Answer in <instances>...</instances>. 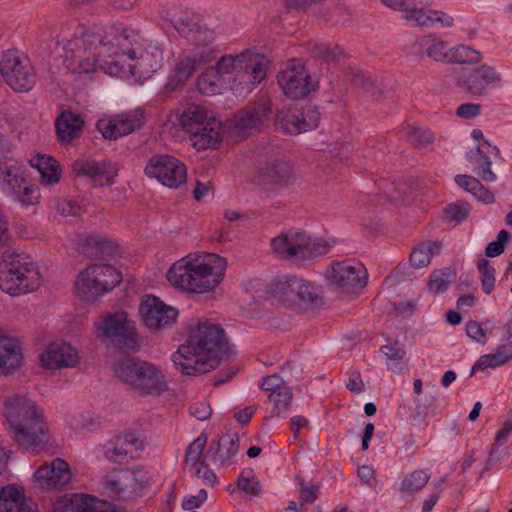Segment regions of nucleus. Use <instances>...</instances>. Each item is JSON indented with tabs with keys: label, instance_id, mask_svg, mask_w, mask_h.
Masks as SVG:
<instances>
[{
	"label": "nucleus",
	"instance_id": "obj_1",
	"mask_svg": "<svg viewBox=\"0 0 512 512\" xmlns=\"http://www.w3.org/2000/svg\"><path fill=\"white\" fill-rule=\"evenodd\" d=\"M229 345L224 330L217 324L199 322L191 329L171 359L182 374L195 376L209 372L219 365L228 353Z\"/></svg>",
	"mask_w": 512,
	"mask_h": 512
},
{
	"label": "nucleus",
	"instance_id": "obj_2",
	"mask_svg": "<svg viewBox=\"0 0 512 512\" xmlns=\"http://www.w3.org/2000/svg\"><path fill=\"white\" fill-rule=\"evenodd\" d=\"M107 29L102 34L87 30L80 24H75L73 32L62 31L56 44L60 46L62 57L68 68L77 73H91L98 68L109 75L120 73V61H110L108 51L103 48V39Z\"/></svg>",
	"mask_w": 512,
	"mask_h": 512
},
{
	"label": "nucleus",
	"instance_id": "obj_3",
	"mask_svg": "<svg viewBox=\"0 0 512 512\" xmlns=\"http://www.w3.org/2000/svg\"><path fill=\"white\" fill-rule=\"evenodd\" d=\"M103 48L108 51L109 57H117L119 66L123 69L126 57L131 75L139 78L150 77L162 65L163 51L156 45H146L140 34L130 27L115 24L107 28V35L103 39ZM122 70H120L121 72Z\"/></svg>",
	"mask_w": 512,
	"mask_h": 512
},
{
	"label": "nucleus",
	"instance_id": "obj_4",
	"mask_svg": "<svg viewBox=\"0 0 512 512\" xmlns=\"http://www.w3.org/2000/svg\"><path fill=\"white\" fill-rule=\"evenodd\" d=\"M4 415L12 438L24 449L35 450L45 441L46 426L35 403L25 395L4 397Z\"/></svg>",
	"mask_w": 512,
	"mask_h": 512
},
{
	"label": "nucleus",
	"instance_id": "obj_5",
	"mask_svg": "<svg viewBox=\"0 0 512 512\" xmlns=\"http://www.w3.org/2000/svg\"><path fill=\"white\" fill-rule=\"evenodd\" d=\"M226 260L218 255H207L202 261L173 264L167 279L171 285L193 293L213 290L223 279Z\"/></svg>",
	"mask_w": 512,
	"mask_h": 512
},
{
	"label": "nucleus",
	"instance_id": "obj_6",
	"mask_svg": "<svg viewBox=\"0 0 512 512\" xmlns=\"http://www.w3.org/2000/svg\"><path fill=\"white\" fill-rule=\"evenodd\" d=\"M268 299L302 310L323 305V296L316 285L296 275H282L273 279L265 289Z\"/></svg>",
	"mask_w": 512,
	"mask_h": 512
},
{
	"label": "nucleus",
	"instance_id": "obj_7",
	"mask_svg": "<svg viewBox=\"0 0 512 512\" xmlns=\"http://www.w3.org/2000/svg\"><path fill=\"white\" fill-rule=\"evenodd\" d=\"M41 275L37 265L23 253L3 252L0 260V288L18 296L35 291L40 286Z\"/></svg>",
	"mask_w": 512,
	"mask_h": 512
},
{
	"label": "nucleus",
	"instance_id": "obj_8",
	"mask_svg": "<svg viewBox=\"0 0 512 512\" xmlns=\"http://www.w3.org/2000/svg\"><path fill=\"white\" fill-rule=\"evenodd\" d=\"M268 67L269 60L264 55L245 50L237 55L222 56L213 69L224 80L238 81L244 89L251 91L265 79Z\"/></svg>",
	"mask_w": 512,
	"mask_h": 512
},
{
	"label": "nucleus",
	"instance_id": "obj_9",
	"mask_svg": "<svg viewBox=\"0 0 512 512\" xmlns=\"http://www.w3.org/2000/svg\"><path fill=\"white\" fill-rule=\"evenodd\" d=\"M8 146V140L0 136V188L20 203L34 205L39 200V191L28 184L24 163L11 155Z\"/></svg>",
	"mask_w": 512,
	"mask_h": 512
},
{
	"label": "nucleus",
	"instance_id": "obj_10",
	"mask_svg": "<svg viewBox=\"0 0 512 512\" xmlns=\"http://www.w3.org/2000/svg\"><path fill=\"white\" fill-rule=\"evenodd\" d=\"M275 253L295 263H304L324 256L330 244L322 238H314L304 231L282 233L271 240Z\"/></svg>",
	"mask_w": 512,
	"mask_h": 512
},
{
	"label": "nucleus",
	"instance_id": "obj_11",
	"mask_svg": "<svg viewBox=\"0 0 512 512\" xmlns=\"http://www.w3.org/2000/svg\"><path fill=\"white\" fill-rule=\"evenodd\" d=\"M122 280L121 273L108 264H94L78 275L76 290L80 298L95 300L113 290Z\"/></svg>",
	"mask_w": 512,
	"mask_h": 512
},
{
	"label": "nucleus",
	"instance_id": "obj_12",
	"mask_svg": "<svg viewBox=\"0 0 512 512\" xmlns=\"http://www.w3.org/2000/svg\"><path fill=\"white\" fill-rule=\"evenodd\" d=\"M103 340L122 351H135L139 347V335L128 315L121 311L109 314L99 325Z\"/></svg>",
	"mask_w": 512,
	"mask_h": 512
},
{
	"label": "nucleus",
	"instance_id": "obj_13",
	"mask_svg": "<svg viewBox=\"0 0 512 512\" xmlns=\"http://www.w3.org/2000/svg\"><path fill=\"white\" fill-rule=\"evenodd\" d=\"M0 72L5 82L15 91L27 92L36 83V74L28 59L17 51H7L0 61Z\"/></svg>",
	"mask_w": 512,
	"mask_h": 512
},
{
	"label": "nucleus",
	"instance_id": "obj_14",
	"mask_svg": "<svg viewBox=\"0 0 512 512\" xmlns=\"http://www.w3.org/2000/svg\"><path fill=\"white\" fill-rule=\"evenodd\" d=\"M144 447L145 442L139 432L126 430L105 442L103 454L110 462L122 464L137 459Z\"/></svg>",
	"mask_w": 512,
	"mask_h": 512
},
{
	"label": "nucleus",
	"instance_id": "obj_15",
	"mask_svg": "<svg viewBox=\"0 0 512 512\" xmlns=\"http://www.w3.org/2000/svg\"><path fill=\"white\" fill-rule=\"evenodd\" d=\"M145 173L150 178H156L169 188H177L186 181V166L170 155H154L145 167Z\"/></svg>",
	"mask_w": 512,
	"mask_h": 512
},
{
	"label": "nucleus",
	"instance_id": "obj_16",
	"mask_svg": "<svg viewBox=\"0 0 512 512\" xmlns=\"http://www.w3.org/2000/svg\"><path fill=\"white\" fill-rule=\"evenodd\" d=\"M328 279L332 286L342 292H355L366 286L368 273L362 263L345 260L332 265Z\"/></svg>",
	"mask_w": 512,
	"mask_h": 512
},
{
	"label": "nucleus",
	"instance_id": "obj_17",
	"mask_svg": "<svg viewBox=\"0 0 512 512\" xmlns=\"http://www.w3.org/2000/svg\"><path fill=\"white\" fill-rule=\"evenodd\" d=\"M142 322L150 331L170 328L177 320L178 310L156 296H146L140 306Z\"/></svg>",
	"mask_w": 512,
	"mask_h": 512
},
{
	"label": "nucleus",
	"instance_id": "obj_18",
	"mask_svg": "<svg viewBox=\"0 0 512 512\" xmlns=\"http://www.w3.org/2000/svg\"><path fill=\"white\" fill-rule=\"evenodd\" d=\"M320 116L319 109L308 104L301 109H289L286 113H278L276 125L284 133L298 135L316 129L320 122Z\"/></svg>",
	"mask_w": 512,
	"mask_h": 512
},
{
	"label": "nucleus",
	"instance_id": "obj_19",
	"mask_svg": "<svg viewBox=\"0 0 512 512\" xmlns=\"http://www.w3.org/2000/svg\"><path fill=\"white\" fill-rule=\"evenodd\" d=\"M277 78L283 92L292 99L303 97L315 89V84L311 82L310 75L300 62L293 61Z\"/></svg>",
	"mask_w": 512,
	"mask_h": 512
},
{
	"label": "nucleus",
	"instance_id": "obj_20",
	"mask_svg": "<svg viewBox=\"0 0 512 512\" xmlns=\"http://www.w3.org/2000/svg\"><path fill=\"white\" fill-rule=\"evenodd\" d=\"M214 53L213 49L203 51L194 49L190 54L181 58L176 64L174 74L169 77L166 88L172 91L185 84L203 64L214 58Z\"/></svg>",
	"mask_w": 512,
	"mask_h": 512
},
{
	"label": "nucleus",
	"instance_id": "obj_21",
	"mask_svg": "<svg viewBox=\"0 0 512 512\" xmlns=\"http://www.w3.org/2000/svg\"><path fill=\"white\" fill-rule=\"evenodd\" d=\"M501 81V73L488 64H483L469 74H461L457 77V85L476 96L486 94L488 86H497Z\"/></svg>",
	"mask_w": 512,
	"mask_h": 512
},
{
	"label": "nucleus",
	"instance_id": "obj_22",
	"mask_svg": "<svg viewBox=\"0 0 512 512\" xmlns=\"http://www.w3.org/2000/svg\"><path fill=\"white\" fill-rule=\"evenodd\" d=\"M134 390L142 395H160L168 390L166 376L155 364L142 361Z\"/></svg>",
	"mask_w": 512,
	"mask_h": 512
},
{
	"label": "nucleus",
	"instance_id": "obj_23",
	"mask_svg": "<svg viewBox=\"0 0 512 512\" xmlns=\"http://www.w3.org/2000/svg\"><path fill=\"white\" fill-rule=\"evenodd\" d=\"M41 488H58L65 486L71 480L72 473L69 464L60 458H55L50 464L39 467L34 474Z\"/></svg>",
	"mask_w": 512,
	"mask_h": 512
},
{
	"label": "nucleus",
	"instance_id": "obj_24",
	"mask_svg": "<svg viewBox=\"0 0 512 512\" xmlns=\"http://www.w3.org/2000/svg\"><path fill=\"white\" fill-rule=\"evenodd\" d=\"M403 18L414 27H435L436 25L451 27L454 24L452 16L437 10L419 7L415 0L411 1Z\"/></svg>",
	"mask_w": 512,
	"mask_h": 512
},
{
	"label": "nucleus",
	"instance_id": "obj_25",
	"mask_svg": "<svg viewBox=\"0 0 512 512\" xmlns=\"http://www.w3.org/2000/svg\"><path fill=\"white\" fill-rule=\"evenodd\" d=\"M239 449V437L236 433H225L211 441L206 456L218 467L233 463Z\"/></svg>",
	"mask_w": 512,
	"mask_h": 512
},
{
	"label": "nucleus",
	"instance_id": "obj_26",
	"mask_svg": "<svg viewBox=\"0 0 512 512\" xmlns=\"http://www.w3.org/2000/svg\"><path fill=\"white\" fill-rule=\"evenodd\" d=\"M144 124V114L142 111H132L121 114L111 119L108 123L99 124V129L104 138L117 139L126 136Z\"/></svg>",
	"mask_w": 512,
	"mask_h": 512
},
{
	"label": "nucleus",
	"instance_id": "obj_27",
	"mask_svg": "<svg viewBox=\"0 0 512 512\" xmlns=\"http://www.w3.org/2000/svg\"><path fill=\"white\" fill-rule=\"evenodd\" d=\"M102 484L109 496L116 499H123L128 493L135 492L140 487L135 471L122 469L107 474Z\"/></svg>",
	"mask_w": 512,
	"mask_h": 512
},
{
	"label": "nucleus",
	"instance_id": "obj_28",
	"mask_svg": "<svg viewBox=\"0 0 512 512\" xmlns=\"http://www.w3.org/2000/svg\"><path fill=\"white\" fill-rule=\"evenodd\" d=\"M270 113V101L262 100L251 107L239 111L234 117V126L238 132L249 134L250 130L260 127Z\"/></svg>",
	"mask_w": 512,
	"mask_h": 512
},
{
	"label": "nucleus",
	"instance_id": "obj_29",
	"mask_svg": "<svg viewBox=\"0 0 512 512\" xmlns=\"http://www.w3.org/2000/svg\"><path fill=\"white\" fill-rule=\"evenodd\" d=\"M42 366L48 369L74 367L78 362L77 351L67 343H52L40 356Z\"/></svg>",
	"mask_w": 512,
	"mask_h": 512
},
{
	"label": "nucleus",
	"instance_id": "obj_30",
	"mask_svg": "<svg viewBox=\"0 0 512 512\" xmlns=\"http://www.w3.org/2000/svg\"><path fill=\"white\" fill-rule=\"evenodd\" d=\"M22 349L14 338L0 334V375H11L23 364Z\"/></svg>",
	"mask_w": 512,
	"mask_h": 512
},
{
	"label": "nucleus",
	"instance_id": "obj_31",
	"mask_svg": "<svg viewBox=\"0 0 512 512\" xmlns=\"http://www.w3.org/2000/svg\"><path fill=\"white\" fill-rule=\"evenodd\" d=\"M83 125L84 121L77 113L70 110L61 112L55 121L58 140L61 143H69L80 137Z\"/></svg>",
	"mask_w": 512,
	"mask_h": 512
},
{
	"label": "nucleus",
	"instance_id": "obj_32",
	"mask_svg": "<svg viewBox=\"0 0 512 512\" xmlns=\"http://www.w3.org/2000/svg\"><path fill=\"white\" fill-rule=\"evenodd\" d=\"M0 512H37L36 504L28 500L14 485L0 490Z\"/></svg>",
	"mask_w": 512,
	"mask_h": 512
},
{
	"label": "nucleus",
	"instance_id": "obj_33",
	"mask_svg": "<svg viewBox=\"0 0 512 512\" xmlns=\"http://www.w3.org/2000/svg\"><path fill=\"white\" fill-rule=\"evenodd\" d=\"M191 138L197 150L215 148L221 142V122L210 115Z\"/></svg>",
	"mask_w": 512,
	"mask_h": 512
},
{
	"label": "nucleus",
	"instance_id": "obj_34",
	"mask_svg": "<svg viewBox=\"0 0 512 512\" xmlns=\"http://www.w3.org/2000/svg\"><path fill=\"white\" fill-rule=\"evenodd\" d=\"M416 53L424 52L429 58L435 61L447 62L451 47L434 33L422 36L413 45Z\"/></svg>",
	"mask_w": 512,
	"mask_h": 512
},
{
	"label": "nucleus",
	"instance_id": "obj_35",
	"mask_svg": "<svg viewBox=\"0 0 512 512\" xmlns=\"http://www.w3.org/2000/svg\"><path fill=\"white\" fill-rule=\"evenodd\" d=\"M259 176L265 183L287 187L293 183L294 170L290 163L283 160H276L263 167Z\"/></svg>",
	"mask_w": 512,
	"mask_h": 512
},
{
	"label": "nucleus",
	"instance_id": "obj_36",
	"mask_svg": "<svg viewBox=\"0 0 512 512\" xmlns=\"http://www.w3.org/2000/svg\"><path fill=\"white\" fill-rule=\"evenodd\" d=\"M32 168L37 169L40 174V182L44 186H53L57 184L62 175V169L59 162L44 154H37L30 159Z\"/></svg>",
	"mask_w": 512,
	"mask_h": 512
},
{
	"label": "nucleus",
	"instance_id": "obj_37",
	"mask_svg": "<svg viewBox=\"0 0 512 512\" xmlns=\"http://www.w3.org/2000/svg\"><path fill=\"white\" fill-rule=\"evenodd\" d=\"M210 116L209 112L202 106L190 105L180 115V125L183 130L190 134V138L204 125V121Z\"/></svg>",
	"mask_w": 512,
	"mask_h": 512
},
{
	"label": "nucleus",
	"instance_id": "obj_38",
	"mask_svg": "<svg viewBox=\"0 0 512 512\" xmlns=\"http://www.w3.org/2000/svg\"><path fill=\"white\" fill-rule=\"evenodd\" d=\"M455 182L459 187L471 193L478 201L485 204L495 202L494 194L484 187L477 178L470 175L459 174L455 176Z\"/></svg>",
	"mask_w": 512,
	"mask_h": 512
},
{
	"label": "nucleus",
	"instance_id": "obj_39",
	"mask_svg": "<svg viewBox=\"0 0 512 512\" xmlns=\"http://www.w3.org/2000/svg\"><path fill=\"white\" fill-rule=\"evenodd\" d=\"M487 152H484L480 145L477 146L475 150H471L467 152L466 159L471 163H476L477 166L473 169L474 173H476L483 181L485 182H495L497 180L496 174L491 169V160L487 155Z\"/></svg>",
	"mask_w": 512,
	"mask_h": 512
},
{
	"label": "nucleus",
	"instance_id": "obj_40",
	"mask_svg": "<svg viewBox=\"0 0 512 512\" xmlns=\"http://www.w3.org/2000/svg\"><path fill=\"white\" fill-rule=\"evenodd\" d=\"M143 360L126 357L114 362V374L123 383L135 388L139 366Z\"/></svg>",
	"mask_w": 512,
	"mask_h": 512
},
{
	"label": "nucleus",
	"instance_id": "obj_41",
	"mask_svg": "<svg viewBox=\"0 0 512 512\" xmlns=\"http://www.w3.org/2000/svg\"><path fill=\"white\" fill-rule=\"evenodd\" d=\"M511 359L512 344L503 345L495 353L481 356L473 365L470 375H473L477 370L502 366Z\"/></svg>",
	"mask_w": 512,
	"mask_h": 512
},
{
	"label": "nucleus",
	"instance_id": "obj_42",
	"mask_svg": "<svg viewBox=\"0 0 512 512\" xmlns=\"http://www.w3.org/2000/svg\"><path fill=\"white\" fill-rule=\"evenodd\" d=\"M441 250V244L437 241H430L419 244L410 254V264L414 268H423L430 264L433 255Z\"/></svg>",
	"mask_w": 512,
	"mask_h": 512
},
{
	"label": "nucleus",
	"instance_id": "obj_43",
	"mask_svg": "<svg viewBox=\"0 0 512 512\" xmlns=\"http://www.w3.org/2000/svg\"><path fill=\"white\" fill-rule=\"evenodd\" d=\"M380 350L387 359L391 360V363H388V368L394 373H402L407 369L405 362L406 350L399 341H391L383 345Z\"/></svg>",
	"mask_w": 512,
	"mask_h": 512
},
{
	"label": "nucleus",
	"instance_id": "obj_44",
	"mask_svg": "<svg viewBox=\"0 0 512 512\" xmlns=\"http://www.w3.org/2000/svg\"><path fill=\"white\" fill-rule=\"evenodd\" d=\"M482 58V54L478 50L467 45L459 44L451 47L448 63L474 65L478 64Z\"/></svg>",
	"mask_w": 512,
	"mask_h": 512
},
{
	"label": "nucleus",
	"instance_id": "obj_45",
	"mask_svg": "<svg viewBox=\"0 0 512 512\" xmlns=\"http://www.w3.org/2000/svg\"><path fill=\"white\" fill-rule=\"evenodd\" d=\"M430 473L427 470H414L406 474L400 484V492L409 495L421 490L429 481Z\"/></svg>",
	"mask_w": 512,
	"mask_h": 512
},
{
	"label": "nucleus",
	"instance_id": "obj_46",
	"mask_svg": "<svg viewBox=\"0 0 512 512\" xmlns=\"http://www.w3.org/2000/svg\"><path fill=\"white\" fill-rule=\"evenodd\" d=\"M223 80L216 70L209 68L198 77L197 86L202 94L215 95L220 93Z\"/></svg>",
	"mask_w": 512,
	"mask_h": 512
},
{
	"label": "nucleus",
	"instance_id": "obj_47",
	"mask_svg": "<svg viewBox=\"0 0 512 512\" xmlns=\"http://www.w3.org/2000/svg\"><path fill=\"white\" fill-rule=\"evenodd\" d=\"M85 241L87 249L92 250H87L91 255H113L117 250V244L113 240L98 234L89 235Z\"/></svg>",
	"mask_w": 512,
	"mask_h": 512
},
{
	"label": "nucleus",
	"instance_id": "obj_48",
	"mask_svg": "<svg viewBox=\"0 0 512 512\" xmlns=\"http://www.w3.org/2000/svg\"><path fill=\"white\" fill-rule=\"evenodd\" d=\"M268 400L273 404V413L280 415L289 411L292 403V391L290 387H282L277 392L268 394Z\"/></svg>",
	"mask_w": 512,
	"mask_h": 512
},
{
	"label": "nucleus",
	"instance_id": "obj_49",
	"mask_svg": "<svg viewBox=\"0 0 512 512\" xmlns=\"http://www.w3.org/2000/svg\"><path fill=\"white\" fill-rule=\"evenodd\" d=\"M454 276V272L449 268L434 271L428 281L429 291L435 294L446 291Z\"/></svg>",
	"mask_w": 512,
	"mask_h": 512
},
{
	"label": "nucleus",
	"instance_id": "obj_50",
	"mask_svg": "<svg viewBox=\"0 0 512 512\" xmlns=\"http://www.w3.org/2000/svg\"><path fill=\"white\" fill-rule=\"evenodd\" d=\"M193 27L194 29L189 40L194 42L196 45L195 49H199L201 51L210 49L208 45L215 40L214 30L199 23L193 24Z\"/></svg>",
	"mask_w": 512,
	"mask_h": 512
},
{
	"label": "nucleus",
	"instance_id": "obj_51",
	"mask_svg": "<svg viewBox=\"0 0 512 512\" xmlns=\"http://www.w3.org/2000/svg\"><path fill=\"white\" fill-rule=\"evenodd\" d=\"M480 273L482 290L487 295L491 294L495 285V268L486 259H481L477 264Z\"/></svg>",
	"mask_w": 512,
	"mask_h": 512
},
{
	"label": "nucleus",
	"instance_id": "obj_52",
	"mask_svg": "<svg viewBox=\"0 0 512 512\" xmlns=\"http://www.w3.org/2000/svg\"><path fill=\"white\" fill-rule=\"evenodd\" d=\"M310 50L316 57H319L329 63L337 61L342 53L337 45L324 42L311 43Z\"/></svg>",
	"mask_w": 512,
	"mask_h": 512
},
{
	"label": "nucleus",
	"instance_id": "obj_53",
	"mask_svg": "<svg viewBox=\"0 0 512 512\" xmlns=\"http://www.w3.org/2000/svg\"><path fill=\"white\" fill-rule=\"evenodd\" d=\"M109 165L110 163L106 161L97 162L95 160H84L76 163L78 171L93 179L107 175Z\"/></svg>",
	"mask_w": 512,
	"mask_h": 512
},
{
	"label": "nucleus",
	"instance_id": "obj_54",
	"mask_svg": "<svg viewBox=\"0 0 512 512\" xmlns=\"http://www.w3.org/2000/svg\"><path fill=\"white\" fill-rule=\"evenodd\" d=\"M470 206L466 202H455L447 205L444 209L446 220L458 224L469 216Z\"/></svg>",
	"mask_w": 512,
	"mask_h": 512
},
{
	"label": "nucleus",
	"instance_id": "obj_55",
	"mask_svg": "<svg viewBox=\"0 0 512 512\" xmlns=\"http://www.w3.org/2000/svg\"><path fill=\"white\" fill-rule=\"evenodd\" d=\"M207 443V437L204 434L199 435L190 445L186 451L185 461L188 465L195 467L199 464L201 455Z\"/></svg>",
	"mask_w": 512,
	"mask_h": 512
},
{
	"label": "nucleus",
	"instance_id": "obj_56",
	"mask_svg": "<svg viewBox=\"0 0 512 512\" xmlns=\"http://www.w3.org/2000/svg\"><path fill=\"white\" fill-rule=\"evenodd\" d=\"M238 487L245 493L259 496L261 491L260 483L252 470L243 471L238 478Z\"/></svg>",
	"mask_w": 512,
	"mask_h": 512
},
{
	"label": "nucleus",
	"instance_id": "obj_57",
	"mask_svg": "<svg viewBox=\"0 0 512 512\" xmlns=\"http://www.w3.org/2000/svg\"><path fill=\"white\" fill-rule=\"evenodd\" d=\"M510 235V232L507 230H500L497 234V239L487 244L485 255L491 258L501 255L505 250V242L509 239Z\"/></svg>",
	"mask_w": 512,
	"mask_h": 512
},
{
	"label": "nucleus",
	"instance_id": "obj_58",
	"mask_svg": "<svg viewBox=\"0 0 512 512\" xmlns=\"http://www.w3.org/2000/svg\"><path fill=\"white\" fill-rule=\"evenodd\" d=\"M407 135L413 142L421 145H427L434 141V135L430 130L417 126H410Z\"/></svg>",
	"mask_w": 512,
	"mask_h": 512
},
{
	"label": "nucleus",
	"instance_id": "obj_59",
	"mask_svg": "<svg viewBox=\"0 0 512 512\" xmlns=\"http://www.w3.org/2000/svg\"><path fill=\"white\" fill-rule=\"evenodd\" d=\"M282 387H287L284 380L277 374L264 377L260 381V388L268 394L277 392Z\"/></svg>",
	"mask_w": 512,
	"mask_h": 512
},
{
	"label": "nucleus",
	"instance_id": "obj_60",
	"mask_svg": "<svg viewBox=\"0 0 512 512\" xmlns=\"http://www.w3.org/2000/svg\"><path fill=\"white\" fill-rule=\"evenodd\" d=\"M193 24H197L196 22H192L189 20L188 16L185 17H177L173 19L172 25L174 29L179 32L183 37L190 39L191 34L193 32Z\"/></svg>",
	"mask_w": 512,
	"mask_h": 512
},
{
	"label": "nucleus",
	"instance_id": "obj_61",
	"mask_svg": "<svg viewBox=\"0 0 512 512\" xmlns=\"http://www.w3.org/2000/svg\"><path fill=\"white\" fill-rule=\"evenodd\" d=\"M57 212L63 217L77 216L81 213V207L72 200H61L56 205Z\"/></svg>",
	"mask_w": 512,
	"mask_h": 512
},
{
	"label": "nucleus",
	"instance_id": "obj_62",
	"mask_svg": "<svg viewBox=\"0 0 512 512\" xmlns=\"http://www.w3.org/2000/svg\"><path fill=\"white\" fill-rule=\"evenodd\" d=\"M300 493L299 499L301 503H312L316 499V493L318 492V486L311 482H300Z\"/></svg>",
	"mask_w": 512,
	"mask_h": 512
},
{
	"label": "nucleus",
	"instance_id": "obj_63",
	"mask_svg": "<svg viewBox=\"0 0 512 512\" xmlns=\"http://www.w3.org/2000/svg\"><path fill=\"white\" fill-rule=\"evenodd\" d=\"M189 413L197 420L204 421L211 416L212 410L208 403L196 402L190 405Z\"/></svg>",
	"mask_w": 512,
	"mask_h": 512
},
{
	"label": "nucleus",
	"instance_id": "obj_64",
	"mask_svg": "<svg viewBox=\"0 0 512 512\" xmlns=\"http://www.w3.org/2000/svg\"><path fill=\"white\" fill-rule=\"evenodd\" d=\"M466 333L470 338L478 343H486V333L479 322L473 320L469 321L466 324Z\"/></svg>",
	"mask_w": 512,
	"mask_h": 512
}]
</instances>
